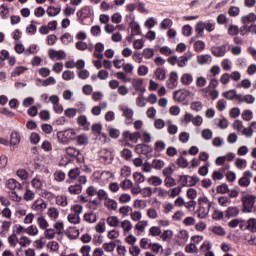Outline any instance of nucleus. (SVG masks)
I'll return each instance as SVG.
<instances>
[{
    "instance_id": "obj_1",
    "label": "nucleus",
    "mask_w": 256,
    "mask_h": 256,
    "mask_svg": "<svg viewBox=\"0 0 256 256\" xmlns=\"http://www.w3.org/2000/svg\"><path fill=\"white\" fill-rule=\"evenodd\" d=\"M213 202L209 200V198L203 196L198 199V210L197 216L199 219H207L209 217V212L211 211V207Z\"/></svg>"
},
{
    "instance_id": "obj_2",
    "label": "nucleus",
    "mask_w": 256,
    "mask_h": 256,
    "mask_svg": "<svg viewBox=\"0 0 256 256\" xmlns=\"http://www.w3.org/2000/svg\"><path fill=\"white\" fill-rule=\"evenodd\" d=\"M241 202L243 206V213H253V208L256 203L255 195L243 192L241 195Z\"/></svg>"
},
{
    "instance_id": "obj_3",
    "label": "nucleus",
    "mask_w": 256,
    "mask_h": 256,
    "mask_svg": "<svg viewBox=\"0 0 256 256\" xmlns=\"http://www.w3.org/2000/svg\"><path fill=\"white\" fill-rule=\"evenodd\" d=\"M77 133L73 129H68L64 131H60L57 133L56 137L58 139V143L62 145H67L69 141L75 139Z\"/></svg>"
},
{
    "instance_id": "obj_4",
    "label": "nucleus",
    "mask_w": 256,
    "mask_h": 256,
    "mask_svg": "<svg viewBox=\"0 0 256 256\" xmlns=\"http://www.w3.org/2000/svg\"><path fill=\"white\" fill-rule=\"evenodd\" d=\"M209 249H211V243L209 241H204L200 247L195 246L193 242L185 247L186 253L192 254L197 253L198 251H203V253H205V251H209Z\"/></svg>"
},
{
    "instance_id": "obj_5",
    "label": "nucleus",
    "mask_w": 256,
    "mask_h": 256,
    "mask_svg": "<svg viewBox=\"0 0 256 256\" xmlns=\"http://www.w3.org/2000/svg\"><path fill=\"white\" fill-rule=\"evenodd\" d=\"M31 211L42 215V213L47 209V201L43 198H37L30 206Z\"/></svg>"
},
{
    "instance_id": "obj_6",
    "label": "nucleus",
    "mask_w": 256,
    "mask_h": 256,
    "mask_svg": "<svg viewBox=\"0 0 256 256\" xmlns=\"http://www.w3.org/2000/svg\"><path fill=\"white\" fill-rule=\"evenodd\" d=\"M98 157L101 163H104L105 165H110V163L113 161V153L105 148L98 152Z\"/></svg>"
},
{
    "instance_id": "obj_7",
    "label": "nucleus",
    "mask_w": 256,
    "mask_h": 256,
    "mask_svg": "<svg viewBox=\"0 0 256 256\" xmlns=\"http://www.w3.org/2000/svg\"><path fill=\"white\" fill-rule=\"evenodd\" d=\"M228 51L229 45L227 44L211 47V53L214 55V57H225Z\"/></svg>"
},
{
    "instance_id": "obj_8",
    "label": "nucleus",
    "mask_w": 256,
    "mask_h": 256,
    "mask_svg": "<svg viewBox=\"0 0 256 256\" xmlns=\"http://www.w3.org/2000/svg\"><path fill=\"white\" fill-rule=\"evenodd\" d=\"M48 57L52 61H61L67 57V54L63 50H55V49H49L48 50Z\"/></svg>"
},
{
    "instance_id": "obj_9",
    "label": "nucleus",
    "mask_w": 256,
    "mask_h": 256,
    "mask_svg": "<svg viewBox=\"0 0 256 256\" xmlns=\"http://www.w3.org/2000/svg\"><path fill=\"white\" fill-rule=\"evenodd\" d=\"M252 178H253V172L247 170L243 173V177L239 179L238 185H240V187H249V185H251Z\"/></svg>"
},
{
    "instance_id": "obj_10",
    "label": "nucleus",
    "mask_w": 256,
    "mask_h": 256,
    "mask_svg": "<svg viewBox=\"0 0 256 256\" xmlns=\"http://www.w3.org/2000/svg\"><path fill=\"white\" fill-rule=\"evenodd\" d=\"M179 81V74L177 72L172 71L169 74V78L166 82L167 88L168 89H175L177 87Z\"/></svg>"
},
{
    "instance_id": "obj_11",
    "label": "nucleus",
    "mask_w": 256,
    "mask_h": 256,
    "mask_svg": "<svg viewBox=\"0 0 256 256\" xmlns=\"http://www.w3.org/2000/svg\"><path fill=\"white\" fill-rule=\"evenodd\" d=\"M120 228L122 229L123 235H129L133 231V223L129 219L120 221Z\"/></svg>"
},
{
    "instance_id": "obj_12",
    "label": "nucleus",
    "mask_w": 256,
    "mask_h": 256,
    "mask_svg": "<svg viewBox=\"0 0 256 256\" xmlns=\"http://www.w3.org/2000/svg\"><path fill=\"white\" fill-rule=\"evenodd\" d=\"M191 95V91L189 90H180L174 93V99L175 101H179L180 103H183V101L187 100V97Z\"/></svg>"
},
{
    "instance_id": "obj_13",
    "label": "nucleus",
    "mask_w": 256,
    "mask_h": 256,
    "mask_svg": "<svg viewBox=\"0 0 256 256\" xmlns=\"http://www.w3.org/2000/svg\"><path fill=\"white\" fill-rule=\"evenodd\" d=\"M103 51H105V44L98 42L94 46L93 57L96 59H103Z\"/></svg>"
},
{
    "instance_id": "obj_14",
    "label": "nucleus",
    "mask_w": 256,
    "mask_h": 256,
    "mask_svg": "<svg viewBox=\"0 0 256 256\" xmlns=\"http://www.w3.org/2000/svg\"><path fill=\"white\" fill-rule=\"evenodd\" d=\"M120 111H122L123 117H125L127 123H133V115L135 114L133 109L120 106Z\"/></svg>"
},
{
    "instance_id": "obj_15",
    "label": "nucleus",
    "mask_w": 256,
    "mask_h": 256,
    "mask_svg": "<svg viewBox=\"0 0 256 256\" xmlns=\"http://www.w3.org/2000/svg\"><path fill=\"white\" fill-rule=\"evenodd\" d=\"M132 87L135 91H139V93H145L146 89L143 87V79L142 78H134L132 79Z\"/></svg>"
},
{
    "instance_id": "obj_16",
    "label": "nucleus",
    "mask_w": 256,
    "mask_h": 256,
    "mask_svg": "<svg viewBox=\"0 0 256 256\" xmlns=\"http://www.w3.org/2000/svg\"><path fill=\"white\" fill-rule=\"evenodd\" d=\"M66 237H68V239H72V240H75V239H79V235H80V232H79V229H77V227H68L66 232Z\"/></svg>"
},
{
    "instance_id": "obj_17",
    "label": "nucleus",
    "mask_w": 256,
    "mask_h": 256,
    "mask_svg": "<svg viewBox=\"0 0 256 256\" xmlns=\"http://www.w3.org/2000/svg\"><path fill=\"white\" fill-rule=\"evenodd\" d=\"M5 186L11 191H15V189H23V185L13 178L8 179Z\"/></svg>"
},
{
    "instance_id": "obj_18",
    "label": "nucleus",
    "mask_w": 256,
    "mask_h": 256,
    "mask_svg": "<svg viewBox=\"0 0 256 256\" xmlns=\"http://www.w3.org/2000/svg\"><path fill=\"white\" fill-rule=\"evenodd\" d=\"M243 25H249V23H255L256 21V14L251 12L247 15H243L240 19Z\"/></svg>"
},
{
    "instance_id": "obj_19",
    "label": "nucleus",
    "mask_w": 256,
    "mask_h": 256,
    "mask_svg": "<svg viewBox=\"0 0 256 256\" xmlns=\"http://www.w3.org/2000/svg\"><path fill=\"white\" fill-rule=\"evenodd\" d=\"M123 136L125 137V139H129V141H133L134 143H137V141L141 139V132L131 133L129 131H126L123 133Z\"/></svg>"
},
{
    "instance_id": "obj_20",
    "label": "nucleus",
    "mask_w": 256,
    "mask_h": 256,
    "mask_svg": "<svg viewBox=\"0 0 256 256\" xmlns=\"http://www.w3.org/2000/svg\"><path fill=\"white\" fill-rule=\"evenodd\" d=\"M104 207H106L108 211H117V207H119V204L115 200L107 198L106 200H104Z\"/></svg>"
},
{
    "instance_id": "obj_21",
    "label": "nucleus",
    "mask_w": 256,
    "mask_h": 256,
    "mask_svg": "<svg viewBox=\"0 0 256 256\" xmlns=\"http://www.w3.org/2000/svg\"><path fill=\"white\" fill-rule=\"evenodd\" d=\"M46 215L51 219V221H57V219H59V209L56 207H50L48 208Z\"/></svg>"
},
{
    "instance_id": "obj_22",
    "label": "nucleus",
    "mask_w": 256,
    "mask_h": 256,
    "mask_svg": "<svg viewBox=\"0 0 256 256\" xmlns=\"http://www.w3.org/2000/svg\"><path fill=\"white\" fill-rule=\"evenodd\" d=\"M56 195L47 190V189H42L41 192H40V198L41 199H46L47 201H53V199H56Z\"/></svg>"
},
{
    "instance_id": "obj_23",
    "label": "nucleus",
    "mask_w": 256,
    "mask_h": 256,
    "mask_svg": "<svg viewBox=\"0 0 256 256\" xmlns=\"http://www.w3.org/2000/svg\"><path fill=\"white\" fill-rule=\"evenodd\" d=\"M77 17H79L80 19H87V17H91V7H83L77 12Z\"/></svg>"
},
{
    "instance_id": "obj_24",
    "label": "nucleus",
    "mask_w": 256,
    "mask_h": 256,
    "mask_svg": "<svg viewBox=\"0 0 256 256\" xmlns=\"http://www.w3.org/2000/svg\"><path fill=\"white\" fill-rule=\"evenodd\" d=\"M106 223L109 227L117 228L119 227L121 220H119V217L117 216H109L106 219Z\"/></svg>"
},
{
    "instance_id": "obj_25",
    "label": "nucleus",
    "mask_w": 256,
    "mask_h": 256,
    "mask_svg": "<svg viewBox=\"0 0 256 256\" xmlns=\"http://www.w3.org/2000/svg\"><path fill=\"white\" fill-rule=\"evenodd\" d=\"M81 191H83L81 184L70 185L68 187V193H70V195H81Z\"/></svg>"
},
{
    "instance_id": "obj_26",
    "label": "nucleus",
    "mask_w": 256,
    "mask_h": 256,
    "mask_svg": "<svg viewBox=\"0 0 256 256\" xmlns=\"http://www.w3.org/2000/svg\"><path fill=\"white\" fill-rule=\"evenodd\" d=\"M180 83L186 86L191 85V83H193V75L191 73L182 74V76L180 77Z\"/></svg>"
},
{
    "instance_id": "obj_27",
    "label": "nucleus",
    "mask_w": 256,
    "mask_h": 256,
    "mask_svg": "<svg viewBox=\"0 0 256 256\" xmlns=\"http://www.w3.org/2000/svg\"><path fill=\"white\" fill-rule=\"evenodd\" d=\"M177 237H178V241L182 245H185V243L189 241V232L187 230H180Z\"/></svg>"
},
{
    "instance_id": "obj_28",
    "label": "nucleus",
    "mask_w": 256,
    "mask_h": 256,
    "mask_svg": "<svg viewBox=\"0 0 256 256\" xmlns=\"http://www.w3.org/2000/svg\"><path fill=\"white\" fill-rule=\"evenodd\" d=\"M148 225H149V221L140 220L135 224L134 229H135V231H138L139 233H143V231H145V229L147 228Z\"/></svg>"
},
{
    "instance_id": "obj_29",
    "label": "nucleus",
    "mask_w": 256,
    "mask_h": 256,
    "mask_svg": "<svg viewBox=\"0 0 256 256\" xmlns=\"http://www.w3.org/2000/svg\"><path fill=\"white\" fill-rule=\"evenodd\" d=\"M67 221L72 225H79L81 223V216H78L77 214H73L70 212L67 215Z\"/></svg>"
},
{
    "instance_id": "obj_30",
    "label": "nucleus",
    "mask_w": 256,
    "mask_h": 256,
    "mask_svg": "<svg viewBox=\"0 0 256 256\" xmlns=\"http://www.w3.org/2000/svg\"><path fill=\"white\" fill-rule=\"evenodd\" d=\"M244 225L248 231L256 233V218H250L248 221L244 222Z\"/></svg>"
},
{
    "instance_id": "obj_31",
    "label": "nucleus",
    "mask_w": 256,
    "mask_h": 256,
    "mask_svg": "<svg viewBox=\"0 0 256 256\" xmlns=\"http://www.w3.org/2000/svg\"><path fill=\"white\" fill-rule=\"evenodd\" d=\"M205 24H206V22L199 21L195 25V32H196L197 37H203V33H205Z\"/></svg>"
},
{
    "instance_id": "obj_32",
    "label": "nucleus",
    "mask_w": 256,
    "mask_h": 256,
    "mask_svg": "<svg viewBox=\"0 0 256 256\" xmlns=\"http://www.w3.org/2000/svg\"><path fill=\"white\" fill-rule=\"evenodd\" d=\"M212 58L209 54H202L197 56V63L199 65H206V63H211Z\"/></svg>"
},
{
    "instance_id": "obj_33",
    "label": "nucleus",
    "mask_w": 256,
    "mask_h": 256,
    "mask_svg": "<svg viewBox=\"0 0 256 256\" xmlns=\"http://www.w3.org/2000/svg\"><path fill=\"white\" fill-rule=\"evenodd\" d=\"M117 247V244L115 242H107L102 245V251H105V253H113L115 251V248Z\"/></svg>"
},
{
    "instance_id": "obj_34",
    "label": "nucleus",
    "mask_w": 256,
    "mask_h": 256,
    "mask_svg": "<svg viewBox=\"0 0 256 256\" xmlns=\"http://www.w3.org/2000/svg\"><path fill=\"white\" fill-rule=\"evenodd\" d=\"M241 211L237 206H230L226 210V217H237Z\"/></svg>"
},
{
    "instance_id": "obj_35",
    "label": "nucleus",
    "mask_w": 256,
    "mask_h": 256,
    "mask_svg": "<svg viewBox=\"0 0 256 256\" xmlns=\"http://www.w3.org/2000/svg\"><path fill=\"white\" fill-rule=\"evenodd\" d=\"M48 17H57L61 13V7L49 6L46 10Z\"/></svg>"
},
{
    "instance_id": "obj_36",
    "label": "nucleus",
    "mask_w": 256,
    "mask_h": 256,
    "mask_svg": "<svg viewBox=\"0 0 256 256\" xmlns=\"http://www.w3.org/2000/svg\"><path fill=\"white\" fill-rule=\"evenodd\" d=\"M148 183L153 187H159L160 185H163V179L159 176H151L148 178Z\"/></svg>"
},
{
    "instance_id": "obj_37",
    "label": "nucleus",
    "mask_w": 256,
    "mask_h": 256,
    "mask_svg": "<svg viewBox=\"0 0 256 256\" xmlns=\"http://www.w3.org/2000/svg\"><path fill=\"white\" fill-rule=\"evenodd\" d=\"M160 239L166 243H169L171 239H173V230H164L163 233L161 232Z\"/></svg>"
},
{
    "instance_id": "obj_38",
    "label": "nucleus",
    "mask_w": 256,
    "mask_h": 256,
    "mask_svg": "<svg viewBox=\"0 0 256 256\" xmlns=\"http://www.w3.org/2000/svg\"><path fill=\"white\" fill-rule=\"evenodd\" d=\"M37 225L39 229H42V231H45V229L49 228V222L46 218H44V216H40L37 218Z\"/></svg>"
},
{
    "instance_id": "obj_39",
    "label": "nucleus",
    "mask_w": 256,
    "mask_h": 256,
    "mask_svg": "<svg viewBox=\"0 0 256 256\" xmlns=\"http://www.w3.org/2000/svg\"><path fill=\"white\" fill-rule=\"evenodd\" d=\"M100 179L103 181V183H108V181H111V179H115V175L110 171H103L100 174Z\"/></svg>"
},
{
    "instance_id": "obj_40",
    "label": "nucleus",
    "mask_w": 256,
    "mask_h": 256,
    "mask_svg": "<svg viewBox=\"0 0 256 256\" xmlns=\"http://www.w3.org/2000/svg\"><path fill=\"white\" fill-rule=\"evenodd\" d=\"M65 153L68 157H79V155H81V151L75 147H67Z\"/></svg>"
},
{
    "instance_id": "obj_41",
    "label": "nucleus",
    "mask_w": 256,
    "mask_h": 256,
    "mask_svg": "<svg viewBox=\"0 0 256 256\" xmlns=\"http://www.w3.org/2000/svg\"><path fill=\"white\" fill-rule=\"evenodd\" d=\"M118 201L120 205H127V203H131V194L122 193L118 197Z\"/></svg>"
},
{
    "instance_id": "obj_42",
    "label": "nucleus",
    "mask_w": 256,
    "mask_h": 256,
    "mask_svg": "<svg viewBox=\"0 0 256 256\" xmlns=\"http://www.w3.org/2000/svg\"><path fill=\"white\" fill-rule=\"evenodd\" d=\"M26 234L30 237H37L39 235V228H37V225H30L26 228Z\"/></svg>"
},
{
    "instance_id": "obj_43",
    "label": "nucleus",
    "mask_w": 256,
    "mask_h": 256,
    "mask_svg": "<svg viewBox=\"0 0 256 256\" xmlns=\"http://www.w3.org/2000/svg\"><path fill=\"white\" fill-rule=\"evenodd\" d=\"M53 227H54V231H56L57 235H61V233H63V231L65 230V224L61 220L56 221L53 224Z\"/></svg>"
},
{
    "instance_id": "obj_44",
    "label": "nucleus",
    "mask_w": 256,
    "mask_h": 256,
    "mask_svg": "<svg viewBox=\"0 0 256 256\" xmlns=\"http://www.w3.org/2000/svg\"><path fill=\"white\" fill-rule=\"evenodd\" d=\"M133 207L134 209H147V201L143 200V199H136L133 203Z\"/></svg>"
},
{
    "instance_id": "obj_45",
    "label": "nucleus",
    "mask_w": 256,
    "mask_h": 256,
    "mask_svg": "<svg viewBox=\"0 0 256 256\" xmlns=\"http://www.w3.org/2000/svg\"><path fill=\"white\" fill-rule=\"evenodd\" d=\"M44 237L48 240L55 239V237H57V232L53 228H46L44 230Z\"/></svg>"
},
{
    "instance_id": "obj_46",
    "label": "nucleus",
    "mask_w": 256,
    "mask_h": 256,
    "mask_svg": "<svg viewBox=\"0 0 256 256\" xmlns=\"http://www.w3.org/2000/svg\"><path fill=\"white\" fill-rule=\"evenodd\" d=\"M181 191H182L181 186L174 187L168 190V197H170V199H175V197L181 194Z\"/></svg>"
},
{
    "instance_id": "obj_47",
    "label": "nucleus",
    "mask_w": 256,
    "mask_h": 256,
    "mask_svg": "<svg viewBox=\"0 0 256 256\" xmlns=\"http://www.w3.org/2000/svg\"><path fill=\"white\" fill-rule=\"evenodd\" d=\"M76 142L78 145H89V136L80 134L76 137Z\"/></svg>"
},
{
    "instance_id": "obj_48",
    "label": "nucleus",
    "mask_w": 256,
    "mask_h": 256,
    "mask_svg": "<svg viewBox=\"0 0 256 256\" xmlns=\"http://www.w3.org/2000/svg\"><path fill=\"white\" fill-rule=\"evenodd\" d=\"M31 185L36 191H41V188L43 187V181H41V179L38 177H35L31 180Z\"/></svg>"
},
{
    "instance_id": "obj_49",
    "label": "nucleus",
    "mask_w": 256,
    "mask_h": 256,
    "mask_svg": "<svg viewBox=\"0 0 256 256\" xmlns=\"http://www.w3.org/2000/svg\"><path fill=\"white\" fill-rule=\"evenodd\" d=\"M27 67L25 66H17L13 69L11 76L12 77H19V75H23L25 71H27Z\"/></svg>"
},
{
    "instance_id": "obj_50",
    "label": "nucleus",
    "mask_w": 256,
    "mask_h": 256,
    "mask_svg": "<svg viewBox=\"0 0 256 256\" xmlns=\"http://www.w3.org/2000/svg\"><path fill=\"white\" fill-rule=\"evenodd\" d=\"M47 249L50 253H57V251H59V242L57 241L48 242Z\"/></svg>"
},
{
    "instance_id": "obj_51",
    "label": "nucleus",
    "mask_w": 256,
    "mask_h": 256,
    "mask_svg": "<svg viewBox=\"0 0 256 256\" xmlns=\"http://www.w3.org/2000/svg\"><path fill=\"white\" fill-rule=\"evenodd\" d=\"M19 143H21V136L18 132H12L10 135V144L19 145Z\"/></svg>"
},
{
    "instance_id": "obj_52",
    "label": "nucleus",
    "mask_w": 256,
    "mask_h": 256,
    "mask_svg": "<svg viewBox=\"0 0 256 256\" xmlns=\"http://www.w3.org/2000/svg\"><path fill=\"white\" fill-rule=\"evenodd\" d=\"M70 211L72 214L81 217V213H83V206L79 204H74L70 207Z\"/></svg>"
},
{
    "instance_id": "obj_53",
    "label": "nucleus",
    "mask_w": 256,
    "mask_h": 256,
    "mask_svg": "<svg viewBox=\"0 0 256 256\" xmlns=\"http://www.w3.org/2000/svg\"><path fill=\"white\" fill-rule=\"evenodd\" d=\"M60 40L62 41L63 45H69V43H73V35L66 32L61 36Z\"/></svg>"
},
{
    "instance_id": "obj_54",
    "label": "nucleus",
    "mask_w": 256,
    "mask_h": 256,
    "mask_svg": "<svg viewBox=\"0 0 256 256\" xmlns=\"http://www.w3.org/2000/svg\"><path fill=\"white\" fill-rule=\"evenodd\" d=\"M149 146H147L146 144H137L135 147V152L138 155H147V149Z\"/></svg>"
},
{
    "instance_id": "obj_55",
    "label": "nucleus",
    "mask_w": 256,
    "mask_h": 256,
    "mask_svg": "<svg viewBox=\"0 0 256 256\" xmlns=\"http://www.w3.org/2000/svg\"><path fill=\"white\" fill-rule=\"evenodd\" d=\"M132 211L133 208H131V206H122L119 208V214L122 215V217H129Z\"/></svg>"
},
{
    "instance_id": "obj_56",
    "label": "nucleus",
    "mask_w": 256,
    "mask_h": 256,
    "mask_svg": "<svg viewBox=\"0 0 256 256\" xmlns=\"http://www.w3.org/2000/svg\"><path fill=\"white\" fill-rule=\"evenodd\" d=\"M18 245H20V247H29V245H31V238L27 236L18 238Z\"/></svg>"
},
{
    "instance_id": "obj_57",
    "label": "nucleus",
    "mask_w": 256,
    "mask_h": 256,
    "mask_svg": "<svg viewBox=\"0 0 256 256\" xmlns=\"http://www.w3.org/2000/svg\"><path fill=\"white\" fill-rule=\"evenodd\" d=\"M201 135L205 141H211L213 139V131L209 128L203 129Z\"/></svg>"
},
{
    "instance_id": "obj_58",
    "label": "nucleus",
    "mask_w": 256,
    "mask_h": 256,
    "mask_svg": "<svg viewBox=\"0 0 256 256\" xmlns=\"http://www.w3.org/2000/svg\"><path fill=\"white\" fill-rule=\"evenodd\" d=\"M218 204L220 205V207H229V205H231V198L227 196L219 197Z\"/></svg>"
},
{
    "instance_id": "obj_59",
    "label": "nucleus",
    "mask_w": 256,
    "mask_h": 256,
    "mask_svg": "<svg viewBox=\"0 0 256 256\" xmlns=\"http://www.w3.org/2000/svg\"><path fill=\"white\" fill-rule=\"evenodd\" d=\"M234 165L237 169H246L247 168V160L243 158H236Z\"/></svg>"
},
{
    "instance_id": "obj_60",
    "label": "nucleus",
    "mask_w": 256,
    "mask_h": 256,
    "mask_svg": "<svg viewBox=\"0 0 256 256\" xmlns=\"http://www.w3.org/2000/svg\"><path fill=\"white\" fill-rule=\"evenodd\" d=\"M81 175V170L78 167L72 168L68 172L69 179H77Z\"/></svg>"
},
{
    "instance_id": "obj_61",
    "label": "nucleus",
    "mask_w": 256,
    "mask_h": 256,
    "mask_svg": "<svg viewBox=\"0 0 256 256\" xmlns=\"http://www.w3.org/2000/svg\"><path fill=\"white\" fill-rule=\"evenodd\" d=\"M165 77H166L165 69L158 68L155 71V79H157L158 81H165Z\"/></svg>"
},
{
    "instance_id": "obj_62",
    "label": "nucleus",
    "mask_w": 256,
    "mask_h": 256,
    "mask_svg": "<svg viewBox=\"0 0 256 256\" xmlns=\"http://www.w3.org/2000/svg\"><path fill=\"white\" fill-rule=\"evenodd\" d=\"M194 51H196V53L205 51V43L203 40H198L194 43Z\"/></svg>"
},
{
    "instance_id": "obj_63",
    "label": "nucleus",
    "mask_w": 256,
    "mask_h": 256,
    "mask_svg": "<svg viewBox=\"0 0 256 256\" xmlns=\"http://www.w3.org/2000/svg\"><path fill=\"white\" fill-rule=\"evenodd\" d=\"M56 204L60 207H67L69 205V201L67 200V196H57Z\"/></svg>"
},
{
    "instance_id": "obj_64",
    "label": "nucleus",
    "mask_w": 256,
    "mask_h": 256,
    "mask_svg": "<svg viewBox=\"0 0 256 256\" xmlns=\"http://www.w3.org/2000/svg\"><path fill=\"white\" fill-rule=\"evenodd\" d=\"M120 187L123 191H128V189L133 187V181L125 179L120 183Z\"/></svg>"
}]
</instances>
